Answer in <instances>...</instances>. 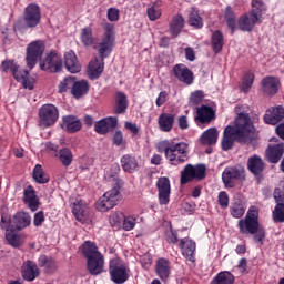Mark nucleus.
I'll return each instance as SVG.
<instances>
[{"label":"nucleus","mask_w":284,"mask_h":284,"mask_svg":"<svg viewBox=\"0 0 284 284\" xmlns=\"http://www.w3.org/2000/svg\"><path fill=\"white\" fill-rule=\"evenodd\" d=\"M178 125H179L180 130H187L190 128V124L187 123V116L181 115L178 119Z\"/></svg>","instance_id":"e2e57ef3"},{"label":"nucleus","mask_w":284,"mask_h":284,"mask_svg":"<svg viewBox=\"0 0 284 284\" xmlns=\"http://www.w3.org/2000/svg\"><path fill=\"white\" fill-rule=\"evenodd\" d=\"M146 14L150 21H156V19H161V1H156L151 7H149L146 9Z\"/></svg>","instance_id":"8fccbe9b"},{"label":"nucleus","mask_w":284,"mask_h":284,"mask_svg":"<svg viewBox=\"0 0 284 284\" xmlns=\"http://www.w3.org/2000/svg\"><path fill=\"white\" fill-rule=\"evenodd\" d=\"M118 124L119 121L114 116L103 118L94 123V130L97 134L103 135L108 134V132H112Z\"/></svg>","instance_id":"b1692460"},{"label":"nucleus","mask_w":284,"mask_h":284,"mask_svg":"<svg viewBox=\"0 0 284 284\" xmlns=\"http://www.w3.org/2000/svg\"><path fill=\"white\" fill-rule=\"evenodd\" d=\"M58 156L60 159V162L64 168H70L72 165V161L74 159V155L72 154V151L68 148H63L58 152Z\"/></svg>","instance_id":"09e8293b"},{"label":"nucleus","mask_w":284,"mask_h":284,"mask_svg":"<svg viewBox=\"0 0 284 284\" xmlns=\"http://www.w3.org/2000/svg\"><path fill=\"white\" fill-rule=\"evenodd\" d=\"M106 17L109 21H119L120 19V11L116 8H109L106 11Z\"/></svg>","instance_id":"052dcab7"},{"label":"nucleus","mask_w":284,"mask_h":284,"mask_svg":"<svg viewBox=\"0 0 284 284\" xmlns=\"http://www.w3.org/2000/svg\"><path fill=\"white\" fill-rule=\"evenodd\" d=\"M1 70L2 72H10L12 73V77L18 81V83L22 84V88L24 90H34V83L37 81L32 75H30V72L28 70L21 69L14 60H4L1 63Z\"/></svg>","instance_id":"39448f33"},{"label":"nucleus","mask_w":284,"mask_h":284,"mask_svg":"<svg viewBox=\"0 0 284 284\" xmlns=\"http://www.w3.org/2000/svg\"><path fill=\"white\" fill-rule=\"evenodd\" d=\"M135 225H136V219L132 216L124 217L122 227L123 230H125V232H130V230H134Z\"/></svg>","instance_id":"13d9d810"},{"label":"nucleus","mask_w":284,"mask_h":284,"mask_svg":"<svg viewBox=\"0 0 284 284\" xmlns=\"http://www.w3.org/2000/svg\"><path fill=\"white\" fill-rule=\"evenodd\" d=\"M43 52H45V42L43 40H36L28 44L27 47V67L32 70L41 61L43 57Z\"/></svg>","instance_id":"6e6552de"},{"label":"nucleus","mask_w":284,"mask_h":284,"mask_svg":"<svg viewBox=\"0 0 284 284\" xmlns=\"http://www.w3.org/2000/svg\"><path fill=\"white\" fill-rule=\"evenodd\" d=\"M40 128H52L59 121V109L54 104H44L39 109Z\"/></svg>","instance_id":"9d476101"},{"label":"nucleus","mask_w":284,"mask_h":284,"mask_svg":"<svg viewBox=\"0 0 284 284\" xmlns=\"http://www.w3.org/2000/svg\"><path fill=\"white\" fill-rule=\"evenodd\" d=\"M103 30L104 33L100 42H97L92 33V28L85 27L81 30L80 41L84 48H93V50H97L100 59H108L110 54H112L116 41L114 24L105 22L103 23Z\"/></svg>","instance_id":"7ed1b4c3"},{"label":"nucleus","mask_w":284,"mask_h":284,"mask_svg":"<svg viewBox=\"0 0 284 284\" xmlns=\"http://www.w3.org/2000/svg\"><path fill=\"white\" fill-rule=\"evenodd\" d=\"M275 134L284 141V122L280 123L275 129Z\"/></svg>","instance_id":"774afa93"},{"label":"nucleus","mask_w":284,"mask_h":284,"mask_svg":"<svg viewBox=\"0 0 284 284\" xmlns=\"http://www.w3.org/2000/svg\"><path fill=\"white\" fill-rule=\"evenodd\" d=\"M179 247L184 258L194 263V256L196 255V242L189 237H184L180 240Z\"/></svg>","instance_id":"5701e85b"},{"label":"nucleus","mask_w":284,"mask_h":284,"mask_svg":"<svg viewBox=\"0 0 284 284\" xmlns=\"http://www.w3.org/2000/svg\"><path fill=\"white\" fill-rule=\"evenodd\" d=\"M88 92H90V83L87 80H73L71 94L74 97V99H81V97H85Z\"/></svg>","instance_id":"c9c22d12"},{"label":"nucleus","mask_w":284,"mask_h":284,"mask_svg":"<svg viewBox=\"0 0 284 284\" xmlns=\"http://www.w3.org/2000/svg\"><path fill=\"white\" fill-rule=\"evenodd\" d=\"M104 268L105 257L102 253L87 260V270L91 276H99V274H103Z\"/></svg>","instance_id":"f3484780"},{"label":"nucleus","mask_w":284,"mask_h":284,"mask_svg":"<svg viewBox=\"0 0 284 284\" xmlns=\"http://www.w3.org/2000/svg\"><path fill=\"white\" fill-rule=\"evenodd\" d=\"M195 121L199 123H212L216 119V111L212 106L205 104L201 105L196 110Z\"/></svg>","instance_id":"a878e982"},{"label":"nucleus","mask_w":284,"mask_h":284,"mask_svg":"<svg viewBox=\"0 0 284 284\" xmlns=\"http://www.w3.org/2000/svg\"><path fill=\"white\" fill-rule=\"evenodd\" d=\"M109 274L113 283L123 284L130 278V268L121 260L112 258L109 262Z\"/></svg>","instance_id":"1a4fd4ad"},{"label":"nucleus","mask_w":284,"mask_h":284,"mask_svg":"<svg viewBox=\"0 0 284 284\" xmlns=\"http://www.w3.org/2000/svg\"><path fill=\"white\" fill-rule=\"evenodd\" d=\"M89 212L88 205L83 204V202L78 201L73 203L72 213L80 223H85L88 221Z\"/></svg>","instance_id":"4c0bfd02"},{"label":"nucleus","mask_w":284,"mask_h":284,"mask_svg":"<svg viewBox=\"0 0 284 284\" xmlns=\"http://www.w3.org/2000/svg\"><path fill=\"white\" fill-rule=\"evenodd\" d=\"M251 6H252V9L250 13L253 17L257 18L260 21H262L263 14L267 12V4H265L263 0H252Z\"/></svg>","instance_id":"79ce46f5"},{"label":"nucleus","mask_w":284,"mask_h":284,"mask_svg":"<svg viewBox=\"0 0 284 284\" xmlns=\"http://www.w3.org/2000/svg\"><path fill=\"white\" fill-rule=\"evenodd\" d=\"M189 26L194 28V30H201L204 26L203 18L199 14V10H195L194 8L189 12Z\"/></svg>","instance_id":"c03bdc74"},{"label":"nucleus","mask_w":284,"mask_h":284,"mask_svg":"<svg viewBox=\"0 0 284 284\" xmlns=\"http://www.w3.org/2000/svg\"><path fill=\"white\" fill-rule=\"evenodd\" d=\"M224 19L227 23V28L231 30V34H234L236 30V14L232 10L231 6H227L224 11Z\"/></svg>","instance_id":"49530a36"},{"label":"nucleus","mask_w":284,"mask_h":284,"mask_svg":"<svg viewBox=\"0 0 284 284\" xmlns=\"http://www.w3.org/2000/svg\"><path fill=\"white\" fill-rule=\"evenodd\" d=\"M21 274L24 281L32 283V281L39 278L41 271L39 270V266L37 265V263H34V261L27 260L22 264Z\"/></svg>","instance_id":"6ab92c4d"},{"label":"nucleus","mask_w":284,"mask_h":284,"mask_svg":"<svg viewBox=\"0 0 284 284\" xmlns=\"http://www.w3.org/2000/svg\"><path fill=\"white\" fill-rule=\"evenodd\" d=\"M262 91L268 97H274L278 92V78L267 75L261 81Z\"/></svg>","instance_id":"c756f323"},{"label":"nucleus","mask_w":284,"mask_h":284,"mask_svg":"<svg viewBox=\"0 0 284 284\" xmlns=\"http://www.w3.org/2000/svg\"><path fill=\"white\" fill-rule=\"evenodd\" d=\"M172 74L184 85H192L194 83V72L183 63L175 64L172 69Z\"/></svg>","instance_id":"dca6fc26"},{"label":"nucleus","mask_w":284,"mask_h":284,"mask_svg":"<svg viewBox=\"0 0 284 284\" xmlns=\"http://www.w3.org/2000/svg\"><path fill=\"white\" fill-rule=\"evenodd\" d=\"M274 223H284V204L277 203L272 212Z\"/></svg>","instance_id":"3c124183"},{"label":"nucleus","mask_w":284,"mask_h":284,"mask_svg":"<svg viewBox=\"0 0 284 284\" xmlns=\"http://www.w3.org/2000/svg\"><path fill=\"white\" fill-rule=\"evenodd\" d=\"M6 230V239L9 243V245H12V247H21V236L17 234L19 230L7 227Z\"/></svg>","instance_id":"a18cd8bd"},{"label":"nucleus","mask_w":284,"mask_h":284,"mask_svg":"<svg viewBox=\"0 0 284 284\" xmlns=\"http://www.w3.org/2000/svg\"><path fill=\"white\" fill-rule=\"evenodd\" d=\"M175 115L172 113H161L158 118L160 132H172L174 130Z\"/></svg>","instance_id":"473e14b6"},{"label":"nucleus","mask_w":284,"mask_h":284,"mask_svg":"<svg viewBox=\"0 0 284 284\" xmlns=\"http://www.w3.org/2000/svg\"><path fill=\"white\" fill-rule=\"evenodd\" d=\"M187 143L174 142V140H164L158 143V152L163 153L171 163H185L187 159Z\"/></svg>","instance_id":"20e7f679"},{"label":"nucleus","mask_w":284,"mask_h":284,"mask_svg":"<svg viewBox=\"0 0 284 284\" xmlns=\"http://www.w3.org/2000/svg\"><path fill=\"white\" fill-rule=\"evenodd\" d=\"M237 270H240L241 274H245L247 272V258L242 257L237 263Z\"/></svg>","instance_id":"338daca9"},{"label":"nucleus","mask_w":284,"mask_h":284,"mask_svg":"<svg viewBox=\"0 0 284 284\" xmlns=\"http://www.w3.org/2000/svg\"><path fill=\"white\" fill-rule=\"evenodd\" d=\"M140 263L143 270H150L152 267V255L150 253L141 255Z\"/></svg>","instance_id":"4d7b16f0"},{"label":"nucleus","mask_w":284,"mask_h":284,"mask_svg":"<svg viewBox=\"0 0 284 284\" xmlns=\"http://www.w3.org/2000/svg\"><path fill=\"white\" fill-rule=\"evenodd\" d=\"M31 223L32 217L30 216V213L18 212L11 220L6 215H1L0 227L1 230H8V227H11V230H18V232H21V230L30 227Z\"/></svg>","instance_id":"423d86ee"},{"label":"nucleus","mask_w":284,"mask_h":284,"mask_svg":"<svg viewBox=\"0 0 284 284\" xmlns=\"http://www.w3.org/2000/svg\"><path fill=\"white\" fill-rule=\"evenodd\" d=\"M185 52V59L186 61H195L196 59V53H194V49L192 47H187L184 49Z\"/></svg>","instance_id":"0e129e2a"},{"label":"nucleus","mask_w":284,"mask_h":284,"mask_svg":"<svg viewBox=\"0 0 284 284\" xmlns=\"http://www.w3.org/2000/svg\"><path fill=\"white\" fill-rule=\"evenodd\" d=\"M156 190L160 205H168L170 203V195L172 194V185L170 184V178H159L156 181Z\"/></svg>","instance_id":"2eb2a0df"},{"label":"nucleus","mask_w":284,"mask_h":284,"mask_svg":"<svg viewBox=\"0 0 284 284\" xmlns=\"http://www.w3.org/2000/svg\"><path fill=\"white\" fill-rule=\"evenodd\" d=\"M217 203L222 210H226V207H230V195H227V192L222 191L217 195Z\"/></svg>","instance_id":"6e6d98bb"},{"label":"nucleus","mask_w":284,"mask_h":284,"mask_svg":"<svg viewBox=\"0 0 284 284\" xmlns=\"http://www.w3.org/2000/svg\"><path fill=\"white\" fill-rule=\"evenodd\" d=\"M166 241L172 245H176L179 243V233L171 229V232L166 233Z\"/></svg>","instance_id":"680f3d73"},{"label":"nucleus","mask_w":284,"mask_h":284,"mask_svg":"<svg viewBox=\"0 0 284 284\" xmlns=\"http://www.w3.org/2000/svg\"><path fill=\"white\" fill-rule=\"evenodd\" d=\"M23 203L31 210V212H37L39 210V197L37 196V191L34 186L29 185L23 191Z\"/></svg>","instance_id":"393cba45"},{"label":"nucleus","mask_w":284,"mask_h":284,"mask_svg":"<svg viewBox=\"0 0 284 284\" xmlns=\"http://www.w3.org/2000/svg\"><path fill=\"white\" fill-rule=\"evenodd\" d=\"M40 69L44 72H61L63 70V58L57 51H51L44 60L40 62Z\"/></svg>","instance_id":"4468645a"},{"label":"nucleus","mask_w":284,"mask_h":284,"mask_svg":"<svg viewBox=\"0 0 284 284\" xmlns=\"http://www.w3.org/2000/svg\"><path fill=\"white\" fill-rule=\"evenodd\" d=\"M172 273V265L170 260L165 257L158 258L155 263V274L163 283H168L170 274Z\"/></svg>","instance_id":"412c9836"},{"label":"nucleus","mask_w":284,"mask_h":284,"mask_svg":"<svg viewBox=\"0 0 284 284\" xmlns=\"http://www.w3.org/2000/svg\"><path fill=\"white\" fill-rule=\"evenodd\" d=\"M113 112L114 114H125L128 112V95L125 93L121 91L116 92Z\"/></svg>","instance_id":"a19ab883"},{"label":"nucleus","mask_w":284,"mask_h":284,"mask_svg":"<svg viewBox=\"0 0 284 284\" xmlns=\"http://www.w3.org/2000/svg\"><path fill=\"white\" fill-rule=\"evenodd\" d=\"M284 154V143H278V144H270L268 148L266 149V160L268 163H278L281 159H283Z\"/></svg>","instance_id":"cd10ccee"},{"label":"nucleus","mask_w":284,"mask_h":284,"mask_svg":"<svg viewBox=\"0 0 284 284\" xmlns=\"http://www.w3.org/2000/svg\"><path fill=\"white\" fill-rule=\"evenodd\" d=\"M165 101H168V92L162 91L159 93V97L155 100L158 108H161V105H163V103H165Z\"/></svg>","instance_id":"69168bd1"},{"label":"nucleus","mask_w":284,"mask_h":284,"mask_svg":"<svg viewBox=\"0 0 284 284\" xmlns=\"http://www.w3.org/2000/svg\"><path fill=\"white\" fill-rule=\"evenodd\" d=\"M120 191L116 187L105 192L95 203L99 212H110L119 203Z\"/></svg>","instance_id":"9b49d317"},{"label":"nucleus","mask_w":284,"mask_h":284,"mask_svg":"<svg viewBox=\"0 0 284 284\" xmlns=\"http://www.w3.org/2000/svg\"><path fill=\"white\" fill-rule=\"evenodd\" d=\"M219 141V130L216 128H210L204 131L200 138V143L202 145H216Z\"/></svg>","instance_id":"58836bf2"},{"label":"nucleus","mask_w":284,"mask_h":284,"mask_svg":"<svg viewBox=\"0 0 284 284\" xmlns=\"http://www.w3.org/2000/svg\"><path fill=\"white\" fill-rule=\"evenodd\" d=\"M22 21L24 28L34 29L41 23V8L37 3H30L24 8Z\"/></svg>","instance_id":"f8f14e48"},{"label":"nucleus","mask_w":284,"mask_h":284,"mask_svg":"<svg viewBox=\"0 0 284 284\" xmlns=\"http://www.w3.org/2000/svg\"><path fill=\"white\" fill-rule=\"evenodd\" d=\"M257 23H263V20L255 18L251 12L242 14L237 20V26L242 32H252Z\"/></svg>","instance_id":"aec40b11"},{"label":"nucleus","mask_w":284,"mask_h":284,"mask_svg":"<svg viewBox=\"0 0 284 284\" xmlns=\"http://www.w3.org/2000/svg\"><path fill=\"white\" fill-rule=\"evenodd\" d=\"M32 179L36 181V183H39L40 185H44L45 183H50V176L45 174V171H43V166L41 164H37L32 172Z\"/></svg>","instance_id":"37998d69"},{"label":"nucleus","mask_w":284,"mask_h":284,"mask_svg":"<svg viewBox=\"0 0 284 284\" xmlns=\"http://www.w3.org/2000/svg\"><path fill=\"white\" fill-rule=\"evenodd\" d=\"M73 83H74V78L67 77L63 79V81L60 82L58 91L60 92V94H63V92H68V90L72 88Z\"/></svg>","instance_id":"5fc2aeb1"},{"label":"nucleus","mask_w":284,"mask_h":284,"mask_svg":"<svg viewBox=\"0 0 284 284\" xmlns=\"http://www.w3.org/2000/svg\"><path fill=\"white\" fill-rule=\"evenodd\" d=\"M60 128L69 134H77V132H81L83 123L81 122V119L77 118V115H64Z\"/></svg>","instance_id":"a211bd4d"},{"label":"nucleus","mask_w":284,"mask_h":284,"mask_svg":"<svg viewBox=\"0 0 284 284\" xmlns=\"http://www.w3.org/2000/svg\"><path fill=\"white\" fill-rule=\"evenodd\" d=\"M112 143L116 148H121V150H125L128 148V141L123 138V132L121 131H115L113 136H112Z\"/></svg>","instance_id":"864d4df0"},{"label":"nucleus","mask_w":284,"mask_h":284,"mask_svg":"<svg viewBox=\"0 0 284 284\" xmlns=\"http://www.w3.org/2000/svg\"><path fill=\"white\" fill-rule=\"evenodd\" d=\"M247 170L254 176H261L263 174V171L265 170V162L261 156L252 155L247 160Z\"/></svg>","instance_id":"7c9ffc66"},{"label":"nucleus","mask_w":284,"mask_h":284,"mask_svg":"<svg viewBox=\"0 0 284 284\" xmlns=\"http://www.w3.org/2000/svg\"><path fill=\"white\" fill-rule=\"evenodd\" d=\"M235 277L229 271L220 272L213 280L211 284H234Z\"/></svg>","instance_id":"de8ad7c7"},{"label":"nucleus","mask_w":284,"mask_h":284,"mask_svg":"<svg viewBox=\"0 0 284 284\" xmlns=\"http://www.w3.org/2000/svg\"><path fill=\"white\" fill-rule=\"evenodd\" d=\"M225 45V37L221 30H215L211 37V48L214 54H220Z\"/></svg>","instance_id":"e433bc0d"},{"label":"nucleus","mask_w":284,"mask_h":284,"mask_svg":"<svg viewBox=\"0 0 284 284\" xmlns=\"http://www.w3.org/2000/svg\"><path fill=\"white\" fill-rule=\"evenodd\" d=\"M207 176V166L205 164H186L181 171L180 185H187L192 181H203Z\"/></svg>","instance_id":"0eeeda50"},{"label":"nucleus","mask_w":284,"mask_h":284,"mask_svg":"<svg viewBox=\"0 0 284 284\" xmlns=\"http://www.w3.org/2000/svg\"><path fill=\"white\" fill-rule=\"evenodd\" d=\"M245 179L243 166H226L222 173V181L225 187H235L236 181Z\"/></svg>","instance_id":"ddd939ff"},{"label":"nucleus","mask_w":284,"mask_h":284,"mask_svg":"<svg viewBox=\"0 0 284 284\" xmlns=\"http://www.w3.org/2000/svg\"><path fill=\"white\" fill-rule=\"evenodd\" d=\"M64 65L68 72L71 74H77L81 70V63H79V59L77 58V53L74 51H69L64 54Z\"/></svg>","instance_id":"72a5a7b5"},{"label":"nucleus","mask_w":284,"mask_h":284,"mask_svg":"<svg viewBox=\"0 0 284 284\" xmlns=\"http://www.w3.org/2000/svg\"><path fill=\"white\" fill-rule=\"evenodd\" d=\"M235 113L237 116L235 118L234 125H227L223 132L221 148L224 152L234 148V141L240 143V145L252 143V134L256 132L250 113L245 112L243 106H236Z\"/></svg>","instance_id":"f03ea898"},{"label":"nucleus","mask_w":284,"mask_h":284,"mask_svg":"<svg viewBox=\"0 0 284 284\" xmlns=\"http://www.w3.org/2000/svg\"><path fill=\"white\" fill-rule=\"evenodd\" d=\"M284 119V106L277 105L270 108L266 110V113L264 114V122L267 125H278L281 121Z\"/></svg>","instance_id":"4be33fe9"},{"label":"nucleus","mask_w":284,"mask_h":284,"mask_svg":"<svg viewBox=\"0 0 284 284\" xmlns=\"http://www.w3.org/2000/svg\"><path fill=\"white\" fill-rule=\"evenodd\" d=\"M45 222V213L43 211H39L33 216V225L34 227H41Z\"/></svg>","instance_id":"bf43d9fd"},{"label":"nucleus","mask_w":284,"mask_h":284,"mask_svg":"<svg viewBox=\"0 0 284 284\" xmlns=\"http://www.w3.org/2000/svg\"><path fill=\"white\" fill-rule=\"evenodd\" d=\"M80 252L82 253L84 258H87V261L101 254V252H99V246H97V243L91 241H85L81 245Z\"/></svg>","instance_id":"ea45409f"},{"label":"nucleus","mask_w":284,"mask_h":284,"mask_svg":"<svg viewBox=\"0 0 284 284\" xmlns=\"http://www.w3.org/2000/svg\"><path fill=\"white\" fill-rule=\"evenodd\" d=\"M95 58L93 61L89 63L88 69V75L89 79L92 81H95V79H99L101 74H103V70H105V58Z\"/></svg>","instance_id":"bb28decb"},{"label":"nucleus","mask_w":284,"mask_h":284,"mask_svg":"<svg viewBox=\"0 0 284 284\" xmlns=\"http://www.w3.org/2000/svg\"><path fill=\"white\" fill-rule=\"evenodd\" d=\"M183 28H185V18L178 13L172 18L169 24V32L172 37L176 38L183 32Z\"/></svg>","instance_id":"f704fd0d"},{"label":"nucleus","mask_w":284,"mask_h":284,"mask_svg":"<svg viewBox=\"0 0 284 284\" xmlns=\"http://www.w3.org/2000/svg\"><path fill=\"white\" fill-rule=\"evenodd\" d=\"M252 85H254V73L246 72L242 79L241 90L243 92H250Z\"/></svg>","instance_id":"603ef678"},{"label":"nucleus","mask_w":284,"mask_h":284,"mask_svg":"<svg viewBox=\"0 0 284 284\" xmlns=\"http://www.w3.org/2000/svg\"><path fill=\"white\" fill-rule=\"evenodd\" d=\"M230 214L233 219H240L237 222L240 234H243L244 236L251 234L255 243L263 244V241H265V229L261 227V222L258 221V206L252 205L247 210V202L245 199L235 196L230 205ZM243 216L245 217L243 219Z\"/></svg>","instance_id":"f257e3e1"},{"label":"nucleus","mask_w":284,"mask_h":284,"mask_svg":"<svg viewBox=\"0 0 284 284\" xmlns=\"http://www.w3.org/2000/svg\"><path fill=\"white\" fill-rule=\"evenodd\" d=\"M38 266L44 268L45 274H54L57 270H59V265L57 264V260L52 256H48L45 254H41L38 258Z\"/></svg>","instance_id":"2f4dec72"},{"label":"nucleus","mask_w":284,"mask_h":284,"mask_svg":"<svg viewBox=\"0 0 284 284\" xmlns=\"http://www.w3.org/2000/svg\"><path fill=\"white\" fill-rule=\"evenodd\" d=\"M120 163L123 172L128 174H134L139 170V160L130 153L122 155Z\"/></svg>","instance_id":"c85d7f7f"}]
</instances>
